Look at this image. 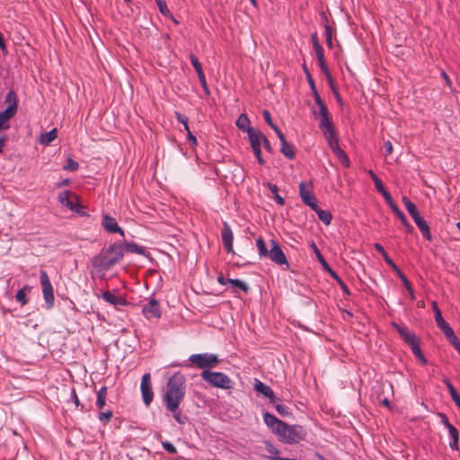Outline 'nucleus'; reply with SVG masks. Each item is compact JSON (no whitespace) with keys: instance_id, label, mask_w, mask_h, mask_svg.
Returning <instances> with one entry per match:
<instances>
[{"instance_id":"obj_28","label":"nucleus","mask_w":460,"mask_h":460,"mask_svg":"<svg viewBox=\"0 0 460 460\" xmlns=\"http://www.w3.org/2000/svg\"><path fill=\"white\" fill-rule=\"evenodd\" d=\"M314 212H316L319 219L323 223L325 224L326 226L330 225L331 224V221H332V214L327 211V210H323L321 209L318 206H317V208L316 210H314Z\"/></svg>"},{"instance_id":"obj_4","label":"nucleus","mask_w":460,"mask_h":460,"mask_svg":"<svg viewBox=\"0 0 460 460\" xmlns=\"http://www.w3.org/2000/svg\"><path fill=\"white\" fill-rule=\"evenodd\" d=\"M200 376L204 381L214 387L226 390L231 389L233 387V381L225 373L203 370L200 374Z\"/></svg>"},{"instance_id":"obj_57","label":"nucleus","mask_w":460,"mask_h":460,"mask_svg":"<svg viewBox=\"0 0 460 460\" xmlns=\"http://www.w3.org/2000/svg\"><path fill=\"white\" fill-rule=\"evenodd\" d=\"M385 155H389L393 153V145L390 141H386L384 145Z\"/></svg>"},{"instance_id":"obj_44","label":"nucleus","mask_w":460,"mask_h":460,"mask_svg":"<svg viewBox=\"0 0 460 460\" xmlns=\"http://www.w3.org/2000/svg\"><path fill=\"white\" fill-rule=\"evenodd\" d=\"M314 49L317 60H322L323 58H324V50L318 41L314 42Z\"/></svg>"},{"instance_id":"obj_45","label":"nucleus","mask_w":460,"mask_h":460,"mask_svg":"<svg viewBox=\"0 0 460 460\" xmlns=\"http://www.w3.org/2000/svg\"><path fill=\"white\" fill-rule=\"evenodd\" d=\"M446 337L448 338L453 347L457 350V352L460 355V341L458 338L455 335V332H453V335H446Z\"/></svg>"},{"instance_id":"obj_54","label":"nucleus","mask_w":460,"mask_h":460,"mask_svg":"<svg viewBox=\"0 0 460 460\" xmlns=\"http://www.w3.org/2000/svg\"><path fill=\"white\" fill-rule=\"evenodd\" d=\"M451 439H459L458 431L456 428L451 426L447 429Z\"/></svg>"},{"instance_id":"obj_23","label":"nucleus","mask_w":460,"mask_h":460,"mask_svg":"<svg viewBox=\"0 0 460 460\" xmlns=\"http://www.w3.org/2000/svg\"><path fill=\"white\" fill-rule=\"evenodd\" d=\"M31 291V287L29 285L23 286L21 289H19L15 295L16 301L20 303L22 306L28 304V295Z\"/></svg>"},{"instance_id":"obj_46","label":"nucleus","mask_w":460,"mask_h":460,"mask_svg":"<svg viewBox=\"0 0 460 460\" xmlns=\"http://www.w3.org/2000/svg\"><path fill=\"white\" fill-rule=\"evenodd\" d=\"M169 411L172 414V417L178 423L183 424L185 422L186 418L181 415L179 408L174 411Z\"/></svg>"},{"instance_id":"obj_56","label":"nucleus","mask_w":460,"mask_h":460,"mask_svg":"<svg viewBox=\"0 0 460 460\" xmlns=\"http://www.w3.org/2000/svg\"><path fill=\"white\" fill-rule=\"evenodd\" d=\"M106 400H107V397H97L96 399V406L98 409H102L105 405H106Z\"/></svg>"},{"instance_id":"obj_2","label":"nucleus","mask_w":460,"mask_h":460,"mask_svg":"<svg viewBox=\"0 0 460 460\" xmlns=\"http://www.w3.org/2000/svg\"><path fill=\"white\" fill-rule=\"evenodd\" d=\"M185 396V377L180 373L172 376L164 389L163 400L168 411L180 407Z\"/></svg>"},{"instance_id":"obj_18","label":"nucleus","mask_w":460,"mask_h":460,"mask_svg":"<svg viewBox=\"0 0 460 460\" xmlns=\"http://www.w3.org/2000/svg\"><path fill=\"white\" fill-rule=\"evenodd\" d=\"M393 325L396 328L397 332L401 335V337L407 342L410 347L411 344H414L418 341L415 334L410 332L405 326L398 325L397 323H393Z\"/></svg>"},{"instance_id":"obj_1","label":"nucleus","mask_w":460,"mask_h":460,"mask_svg":"<svg viewBox=\"0 0 460 460\" xmlns=\"http://www.w3.org/2000/svg\"><path fill=\"white\" fill-rule=\"evenodd\" d=\"M265 424L279 437V441L285 444H297L304 440L306 432L300 425H288L273 414L265 412L263 414Z\"/></svg>"},{"instance_id":"obj_40","label":"nucleus","mask_w":460,"mask_h":460,"mask_svg":"<svg viewBox=\"0 0 460 460\" xmlns=\"http://www.w3.org/2000/svg\"><path fill=\"white\" fill-rule=\"evenodd\" d=\"M190 58L191 65L193 66L197 75H203L204 72L202 69V66H201L200 62L199 61V59L196 58V56L190 55Z\"/></svg>"},{"instance_id":"obj_19","label":"nucleus","mask_w":460,"mask_h":460,"mask_svg":"<svg viewBox=\"0 0 460 460\" xmlns=\"http://www.w3.org/2000/svg\"><path fill=\"white\" fill-rule=\"evenodd\" d=\"M278 137L279 138V140L281 142V152H282V154L286 157H288L289 159H293L295 157V155H296L293 145H291V144L287 142L283 133H279Z\"/></svg>"},{"instance_id":"obj_14","label":"nucleus","mask_w":460,"mask_h":460,"mask_svg":"<svg viewBox=\"0 0 460 460\" xmlns=\"http://www.w3.org/2000/svg\"><path fill=\"white\" fill-rule=\"evenodd\" d=\"M17 111V104L13 102L6 107L4 111L0 112V128L2 129L9 128L7 122L15 115Z\"/></svg>"},{"instance_id":"obj_42","label":"nucleus","mask_w":460,"mask_h":460,"mask_svg":"<svg viewBox=\"0 0 460 460\" xmlns=\"http://www.w3.org/2000/svg\"><path fill=\"white\" fill-rule=\"evenodd\" d=\"M112 416H113V413L111 411H102V412H100L98 419L102 423L107 424L108 422L111 421Z\"/></svg>"},{"instance_id":"obj_21","label":"nucleus","mask_w":460,"mask_h":460,"mask_svg":"<svg viewBox=\"0 0 460 460\" xmlns=\"http://www.w3.org/2000/svg\"><path fill=\"white\" fill-rule=\"evenodd\" d=\"M318 120L319 128L322 130L324 137L336 132L330 116L320 118Z\"/></svg>"},{"instance_id":"obj_29","label":"nucleus","mask_w":460,"mask_h":460,"mask_svg":"<svg viewBox=\"0 0 460 460\" xmlns=\"http://www.w3.org/2000/svg\"><path fill=\"white\" fill-rule=\"evenodd\" d=\"M249 124H250V119H249L248 116L244 113L241 114L236 120L237 128L243 131L247 132V128H251L249 127Z\"/></svg>"},{"instance_id":"obj_38","label":"nucleus","mask_w":460,"mask_h":460,"mask_svg":"<svg viewBox=\"0 0 460 460\" xmlns=\"http://www.w3.org/2000/svg\"><path fill=\"white\" fill-rule=\"evenodd\" d=\"M263 118L266 123L276 132L277 136H279V133H282L278 126L273 123L270 111H263Z\"/></svg>"},{"instance_id":"obj_48","label":"nucleus","mask_w":460,"mask_h":460,"mask_svg":"<svg viewBox=\"0 0 460 460\" xmlns=\"http://www.w3.org/2000/svg\"><path fill=\"white\" fill-rule=\"evenodd\" d=\"M276 411L282 416L289 415V408L284 404L277 403L275 405Z\"/></svg>"},{"instance_id":"obj_34","label":"nucleus","mask_w":460,"mask_h":460,"mask_svg":"<svg viewBox=\"0 0 460 460\" xmlns=\"http://www.w3.org/2000/svg\"><path fill=\"white\" fill-rule=\"evenodd\" d=\"M325 138H326V140L328 142V145H329L330 148L332 150V152H334L335 150L340 148L339 141H338V137H337L336 132L325 136Z\"/></svg>"},{"instance_id":"obj_37","label":"nucleus","mask_w":460,"mask_h":460,"mask_svg":"<svg viewBox=\"0 0 460 460\" xmlns=\"http://www.w3.org/2000/svg\"><path fill=\"white\" fill-rule=\"evenodd\" d=\"M318 110L314 109L313 113L314 115V118L316 119H319L320 118L329 116V111L327 109V106L324 103H320V105L317 106Z\"/></svg>"},{"instance_id":"obj_15","label":"nucleus","mask_w":460,"mask_h":460,"mask_svg":"<svg viewBox=\"0 0 460 460\" xmlns=\"http://www.w3.org/2000/svg\"><path fill=\"white\" fill-rule=\"evenodd\" d=\"M221 237H222L223 245H224L225 249L226 250V252L229 253H234V247H233L234 234H233V232L231 230L230 226L226 223L225 224L224 229L222 230Z\"/></svg>"},{"instance_id":"obj_50","label":"nucleus","mask_w":460,"mask_h":460,"mask_svg":"<svg viewBox=\"0 0 460 460\" xmlns=\"http://www.w3.org/2000/svg\"><path fill=\"white\" fill-rule=\"evenodd\" d=\"M392 210L395 214V216L400 219L401 222L405 221V215L399 209V208L396 205H392Z\"/></svg>"},{"instance_id":"obj_12","label":"nucleus","mask_w":460,"mask_h":460,"mask_svg":"<svg viewBox=\"0 0 460 460\" xmlns=\"http://www.w3.org/2000/svg\"><path fill=\"white\" fill-rule=\"evenodd\" d=\"M432 309L435 314V321L439 329L446 335H453V329L448 325V323L443 319L441 311L436 301L432 302Z\"/></svg>"},{"instance_id":"obj_8","label":"nucleus","mask_w":460,"mask_h":460,"mask_svg":"<svg viewBox=\"0 0 460 460\" xmlns=\"http://www.w3.org/2000/svg\"><path fill=\"white\" fill-rule=\"evenodd\" d=\"M313 184L312 182L302 181L299 184V195L302 201L310 207L313 210L317 208V200L315 196L312 192Z\"/></svg>"},{"instance_id":"obj_17","label":"nucleus","mask_w":460,"mask_h":460,"mask_svg":"<svg viewBox=\"0 0 460 460\" xmlns=\"http://www.w3.org/2000/svg\"><path fill=\"white\" fill-rule=\"evenodd\" d=\"M252 147H261L265 135L255 128H247Z\"/></svg>"},{"instance_id":"obj_3","label":"nucleus","mask_w":460,"mask_h":460,"mask_svg":"<svg viewBox=\"0 0 460 460\" xmlns=\"http://www.w3.org/2000/svg\"><path fill=\"white\" fill-rule=\"evenodd\" d=\"M124 256V248L121 243H112L105 251L94 258L93 265L103 270H109Z\"/></svg>"},{"instance_id":"obj_60","label":"nucleus","mask_w":460,"mask_h":460,"mask_svg":"<svg viewBox=\"0 0 460 460\" xmlns=\"http://www.w3.org/2000/svg\"><path fill=\"white\" fill-rule=\"evenodd\" d=\"M187 134H188V139H189V141L190 142L191 146H197V144H198L197 138H196V137L191 133V131H190V129H189V131H187Z\"/></svg>"},{"instance_id":"obj_27","label":"nucleus","mask_w":460,"mask_h":460,"mask_svg":"<svg viewBox=\"0 0 460 460\" xmlns=\"http://www.w3.org/2000/svg\"><path fill=\"white\" fill-rule=\"evenodd\" d=\"M256 246H257L260 257L268 258L269 253H270V249H269L270 246H269V244H266V243L264 242V240L261 237H259L256 240Z\"/></svg>"},{"instance_id":"obj_7","label":"nucleus","mask_w":460,"mask_h":460,"mask_svg":"<svg viewBox=\"0 0 460 460\" xmlns=\"http://www.w3.org/2000/svg\"><path fill=\"white\" fill-rule=\"evenodd\" d=\"M40 285L42 288L43 298L47 309H51L54 306L55 296L54 290L50 279L45 270H40Z\"/></svg>"},{"instance_id":"obj_36","label":"nucleus","mask_w":460,"mask_h":460,"mask_svg":"<svg viewBox=\"0 0 460 460\" xmlns=\"http://www.w3.org/2000/svg\"><path fill=\"white\" fill-rule=\"evenodd\" d=\"M229 282V284H231L235 289H240L242 291H243L244 293L248 292L249 290V287L248 285L243 282V280L241 279H229L227 280Z\"/></svg>"},{"instance_id":"obj_16","label":"nucleus","mask_w":460,"mask_h":460,"mask_svg":"<svg viewBox=\"0 0 460 460\" xmlns=\"http://www.w3.org/2000/svg\"><path fill=\"white\" fill-rule=\"evenodd\" d=\"M254 389L256 392L267 397L272 403H276L279 401L273 390L260 380L255 381Z\"/></svg>"},{"instance_id":"obj_49","label":"nucleus","mask_w":460,"mask_h":460,"mask_svg":"<svg viewBox=\"0 0 460 460\" xmlns=\"http://www.w3.org/2000/svg\"><path fill=\"white\" fill-rule=\"evenodd\" d=\"M156 4L158 5L159 11L164 15H167L170 13L165 1H164V0H156Z\"/></svg>"},{"instance_id":"obj_53","label":"nucleus","mask_w":460,"mask_h":460,"mask_svg":"<svg viewBox=\"0 0 460 460\" xmlns=\"http://www.w3.org/2000/svg\"><path fill=\"white\" fill-rule=\"evenodd\" d=\"M163 447H164V448L168 453H171V454H175V453H176V448H175V447H174L172 443H170V442H168V441L164 442V443H163Z\"/></svg>"},{"instance_id":"obj_43","label":"nucleus","mask_w":460,"mask_h":460,"mask_svg":"<svg viewBox=\"0 0 460 460\" xmlns=\"http://www.w3.org/2000/svg\"><path fill=\"white\" fill-rule=\"evenodd\" d=\"M78 167H79V164L76 161L73 160L72 158H68L66 164L64 165L63 169L65 171L75 172L78 169Z\"/></svg>"},{"instance_id":"obj_47","label":"nucleus","mask_w":460,"mask_h":460,"mask_svg":"<svg viewBox=\"0 0 460 460\" xmlns=\"http://www.w3.org/2000/svg\"><path fill=\"white\" fill-rule=\"evenodd\" d=\"M176 118H177V120L182 124V126L184 127V129L186 131H189L190 129V127H189V123H188V118L183 115V114H181L179 112H176Z\"/></svg>"},{"instance_id":"obj_5","label":"nucleus","mask_w":460,"mask_h":460,"mask_svg":"<svg viewBox=\"0 0 460 460\" xmlns=\"http://www.w3.org/2000/svg\"><path fill=\"white\" fill-rule=\"evenodd\" d=\"M58 200L62 206L67 208L71 211L80 216L85 215L84 207L79 203V198L75 192H72L71 190H64L58 194Z\"/></svg>"},{"instance_id":"obj_39","label":"nucleus","mask_w":460,"mask_h":460,"mask_svg":"<svg viewBox=\"0 0 460 460\" xmlns=\"http://www.w3.org/2000/svg\"><path fill=\"white\" fill-rule=\"evenodd\" d=\"M400 279H401L403 286L407 289V292L410 295L411 298L412 300L415 299L414 290H413L410 281L407 279V278L405 277V275L403 273H400Z\"/></svg>"},{"instance_id":"obj_33","label":"nucleus","mask_w":460,"mask_h":460,"mask_svg":"<svg viewBox=\"0 0 460 460\" xmlns=\"http://www.w3.org/2000/svg\"><path fill=\"white\" fill-rule=\"evenodd\" d=\"M312 248H313L314 252L315 253L318 261H320V263L323 267V269L327 272H329V269H332V268L329 266V264L327 263V261H325L324 257L323 256V254L321 253L320 250L317 248V246L315 245L314 243H312Z\"/></svg>"},{"instance_id":"obj_35","label":"nucleus","mask_w":460,"mask_h":460,"mask_svg":"<svg viewBox=\"0 0 460 460\" xmlns=\"http://www.w3.org/2000/svg\"><path fill=\"white\" fill-rule=\"evenodd\" d=\"M333 154L339 159V161L341 162V164L343 166H345V167L349 166V160L346 153L341 147L339 149L335 150L333 152Z\"/></svg>"},{"instance_id":"obj_63","label":"nucleus","mask_w":460,"mask_h":460,"mask_svg":"<svg viewBox=\"0 0 460 460\" xmlns=\"http://www.w3.org/2000/svg\"><path fill=\"white\" fill-rule=\"evenodd\" d=\"M269 190L271 191V193L273 194V196H275L276 194H279L278 191H279V189H278V186L276 184H272V183H268L267 184Z\"/></svg>"},{"instance_id":"obj_30","label":"nucleus","mask_w":460,"mask_h":460,"mask_svg":"<svg viewBox=\"0 0 460 460\" xmlns=\"http://www.w3.org/2000/svg\"><path fill=\"white\" fill-rule=\"evenodd\" d=\"M445 384L450 393L452 400L455 402L456 406L460 409V395L457 394L456 390L455 389L453 385L448 380H446Z\"/></svg>"},{"instance_id":"obj_41","label":"nucleus","mask_w":460,"mask_h":460,"mask_svg":"<svg viewBox=\"0 0 460 460\" xmlns=\"http://www.w3.org/2000/svg\"><path fill=\"white\" fill-rule=\"evenodd\" d=\"M375 249L383 256L387 264H392V259L389 257L384 247L380 243H375Z\"/></svg>"},{"instance_id":"obj_51","label":"nucleus","mask_w":460,"mask_h":460,"mask_svg":"<svg viewBox=\"0 0 460 460\" xmlns=\"http://www.w3.org/2000/svg\"><path fill=\"white\" fill-rule=\"evenodd\" d=\"M198 77H199V82H200V84H201V86H202V88H203V90H204L205 93H206L207 95H208V94L210 93V92H209L208 86V84H207V81H206L205 74H203V75H198Z\"/></svg>"},{"instance_id":"obj_31","label":"nucleus","mask_w":460,"mask_h":460,"mask_svg":"<svg viewBox=\"0 0 460 460\" xmlns=\"http://www.w3.org/2000/svg\"><path fill=\"white\" fill-rule=\"evenodd\" d=\"M328 273L331 275V277L334 280H336V282L339 284V286L341 287L342 291L346 295H349V290L348 286L342 281V279L337 275V273L332 269H329V272Z\"/></svg>"},{"instance_id":"obj_55","label":"nucleus","mask_w":460,"mask_h":460,"mask_svg":"<svg viewBox=\"0 0 460 460\" xmlns=\"http://www.w3.org/2000/svg\"><path fill=\"white\" fill-rule=\"evenodd\" d=\"M375 187L376 188V190L380 192V193H383L385 192V190H386L383 185V182L382 181L378 178V179H375Z\"/></svg>"},{"instance_id":"obj_20","label":"nucleus","mask_w":460,"mask_h":460,"mask_svg":"<svg viewBox=\"0 0 460 460\" xmlns=\"http://www.w3.org/2000/svg\"><path fill=\"white\" fill-rule=\"evenodd\" d=\"M102 296L107 303L115 306L127 305V301L124 297L117 296L111 291L104 292Z\"/></svg>"},{"instance_id":"obj_64","label":"nucleus","mask_w":460,"mask_h":460,"mask_svg":"<svg viewBox=\"0 0 460 460\" xmlns=\"http://www.w3.org/2000/svg\"><path fill=\"white\" fill-rule=\"evenodd\" d=\"M273 199H275V201L280 205V206H283L285 204V199L283 197H281L280 195L279 194H276L275 196H273Z\"/></svg>"},{"instance_id":"obj_58","label":"nucleus","mask_w":460,"mask_h":460,"mask_svg":"<svg viewBox=\"0 0 460 460\" xmlns=\"http://www.w3.org/2000/svg\"><path fill=\"white\" fill-rule=\"evenodd\" d=\"M440 420H441V423L447 428L448 429L449 427L453 426L452 424L449 423L448 420H447V417L446 416V414L444 413H439L438 414Z\"/></svg>"},{"instance_id":"obj_24","label":"nucleus","mask_w":460,"mask_h":460,"mask_svg":"<svg viewBox=\"0 0 460 460\" xmlns=\"http://www.w3.org/2000/svg\"><path fill=\"white\" fill-rule=\"evenodd\" d=\"M58 137V129L53 128L49 132L42 133L39 137V143L42 146L50 145Z\"/></svg>"},{"instance_id":"obj_9","label":"nucleus","mask_w":460,"mask_h":460,"mask_svg":"<svg viewBox=\"0 0 460 460\" xmlns=\"http://www.w3.org/2000/svg\"><path fill=\"white\" fill-rule=\"evenodd\" d=\"M269 246H270V253H269L268 258L277 265H279V266L286 265L287 268H288L289 264L287 260V257H286L285 253L283 252V251L281 250L279 243L275 240L271 239L269 243Z\"/></svg>"},{"instance_id":"obj_22","label":"nucleus","mask_w":460,"mask_h":460,"mask_svg":"<svg viewBox=\"0 0 460 460\" xmlns=\"http://www.w3.org/2000/svg\"><path fill=\"white\" fill-rule=\"evenodd\" d=\"M415 224L417 225V226L419 227L422 236L430 241L431 240V234H430V230H429V226L428 225V223L426 222V220L420 215L419 217H417L416 218L413 219Z\"/></svg>"},{"instance_id":"obj_26","label":"nucleus","mask_w":460,"mask_h":460,"mask_svg":"<svg viewBox=\"0 0 460 460\" xmlns=\"http://www.w3.org/2000/svg\"><path fill=\"white\" fill-rule=\"evenodd\" d=\"M402 203L405 206V208L407 209L408 213L412 217V219L416 218L420 215L415 204L412 203L407 197H402Z\"/></svg>"},{"instance_id":"obj_10","label":"nucleus","mask_w":460,"mask_h":460,"mask_svg":"<svg viewBox=\"0 0 460 460\" xmlns=\"http://www.w3.org/2000/svg\"><path fill=\"white\" fill-rule=\"evenodd\" d=\"M142 314L147 320L159 319L161 317V308L159 302L151 298L142 305Z\"/></svg>"},{"instance_id":"obj_52","label":"nucleus","mask_w":460,"mask_h":460,"mask_svg":"<svg viewBox=\"0 0 460 460\" xmlns=\"http://www.w3.org/2000/svg\"><path fill=\"white\" fill-rule=\"evenodd\" d=\"M252 148L253 153H254V155H255V156L257 158L258 163L261 165H263L265 162H264V160H263V158L261 156V147H252Z\"/></svg>"},{"instance_id":"obj_61","label":"nucleus","mask_w":460,"mask_h":460,"mask_svg":"<svg viewBox=\"0 0 460 460\" xmlns=\"http://www.w3.org/2000/svg\"><path fill=\"white\" fill-rule=\"evenodd\" d=\"M381 194L383 195L385 201L389 204L390 208H392V205H394V204L393 203V199H392V197L389 194V192L387 190H385V192H383Z\"/></svg>"},{"instance_id":"obj_6","label":"nucleus","mask_w":460,"mask_h":460,"mask_svg":"<svg viewBox=\"0 0 460 460\" xmlns=\"http://www.w3.org/2000/svg\"><path fill=\"white\" fill-rule=\"evenodd\" d=\"M189 361L191 365L204 370L214 367L219 363L218 357L211 353L192 354L190 356Z\"/></svg>"},{"instance_id":"obj_59","label":"nucleus","mask_w":460,"mask_h":460,"mask_svg":"<svg viewBox=\"0 0 460 460\" xmlns=\"http://www.w3.org/2000/svg\"><path fill=\"white\" fill-rule=\"evenodd\" d=\"M325 33H326V41H327L329 47L332 48V32H331V29L329 26H326V28H325Z\"/></svg>"},{"instance_id":"obj_13","label":"nucleus","mask_w":460,"mask_h":460,"mask_svg":"<svg viewBox=\"0 0 460 460\" xmlns=\"http://www.w3.org/2000/svg\"><path fill=\"white\" fill-rule=\"evenodd\" d=\"M102 227L109 233H118L124 236V230L118 226L116 219L109 215H103L102 220Z\"/></svg>"},{"instance_id":"obj_11","label":"nucleus","mask_w":460,"mask_h":460,"mask_svg":"<svg viewBox=\"0 0 460 460\" xmlns=\"http://www.w3.org/2000/svg\"><path fill=\"white\" fill-rule=\"evenodd\" d=\"M140 390L144 403L146 404V406H149L154 399V393L151 384V375L149 373H146L142 376Z\"/></svg>"},{"instance_id":"obj_25","label":"nucleus","mask_w":460,"mask_h":460,"mask_svg":"<svg viewBox=\"0 0 460 460\" xmlns=\"http://www.w3.org/2000/svg\"><path fill=\"white\" fill-rule=\"evenodd\" d=\"M121 244H122V247L124 248V253L125 252H130V253H136V254H144L145 253L144 247L137 244L136 243L125 242Z\"/></svg>"},{"instance_id":"obj_32","label":"nucleus","mask_w":460,"mask_h":460,"mask_svg":"<svg viewBox=\"0 0 460 460\" xmlns=\"http://www.w3.org/2000/svg\"><path fill=\"white\" fill-rule=\"evenodd\" d=\"M411 349L412 350V353L415 355V357L417 358H419L420 360L422 365H426L427 364V359H426V358L424 357V355L421 352L419 341H417L414 344H411Z\"/></svg>"},{"instance_id":"obj_62","label":"nucleus","mask_w":460,"mask_h":460,"mask_svg":"<svg viewBox=\"0 0 460 460\" xmlns=\"http://www.w3.org/2000/svg\"><path fill=\"white\" fill-rule=\"evenodd\" d=\"M318 64H319V67L321 68V70L323 72H324L325 74L329 73L324 58H323L322 60H318Z\"/></svg>"}]
</instances>
